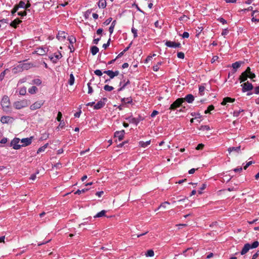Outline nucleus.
Masks as SVG:
<instances>
[{
	"instance_id": "f257e3e1",
	"label": "nucleus",
	"mask_w": 259,
	"mask_h": 259,
	"mask_svg": "<svg viewBox=\"0 0 259 259\" xmlns=\"http://www.w3.org/2000/svg\"><path fill=\"white\" fill-rule=\"evenodd\" d=\"M1 106L4 111L7 112L11 111V103L9 98L8 96H5L3 97L1 101Z\"/></svg>"
},
{
	"instance_id": "f03ea898",
	"label": "nucleus",
	"mask_w": 259,
	"mask_h": 259,
	"mask_svg": "<svg viewBox=\"0 0 259 259\" xmlns=\"http://www.w3.org/2000/svg\"><path fill=\"white\" fill-rule=\"evenodd\" d=\"M258 245L259 242L257 241H254L252 244L249 243L245 244L241 251V254L242 255L246 254L250 249L255 248Z\"/></svg>"
},
{
	"instance_id": "7ed1b4c3",
	"label": "nucleus",
	"mask_w": 259,
	"mask_h": 259,
	"mask_svg": "<svg viewBox=\"0 0 259 259\" xmlns=\"http://www.w3.org/2000/svg\"><path fill=\"white\" fill-rule=\"evenodd\" d=\"M29 104V101L26 99L17 101L14 103L13 106L16 109H21L27 107Z\"/></svg>"
},
{
	"instance_id": "20e7f679",
	"label": "nucleus",
	"mask_w": 259,
	"mask_h": 259,
	"mask_svg": "<svg viewBox=\"0 0 259 259\" xmlns=\"http://www.w3.org/2000/svg\"><path fill=\"white\" fill-rule=\"evenodd\" d=\"M35 67V65L33 63H26L19 64L16 68H15L19 71H23V70H28L32 67Z\"/></svg>"
},
{
	"instance_id": "39448f33",
	"label": "nucleus",
	"mask_w": 259,
	"mask_h": 259,
	"mask_svg": "<svg viewBox=\"0 0 259 259\" xmlns=\"http://www.w3.org/2000/svg\"><path fill=\"white\" fill-rule=\"evenodd\" d=\"M21 140L19 138H14L11 142V146L14 149H19L22 145L20 144Z\"/></svg>"
},
{
	"instance_id": "423d86ee",
	"label": "nucleus",
	"mask_w": 259,
	"mask_h": 259,
	"mask_svg": "<svg viewBox=\"0 0 259 259\" xmlns=\"http://www.w3.org/2000/svg\"><path fill=\"white\" fill-rule=\"evenodd\" d=\"M45 101L40 100L34 102L30 106V109L31 110H35L39 109L44 104Z\"/></svg>"
},
{
	"instance_id": "0eeeda50",
	"label": "nucleus",
	"mask_w": 259,
	"mask_h": 259,
	"mask_svg": "<svg viewBox=\"0 0 259 259\" xmlns=\"http://www.w3.org/2000/svg\"><path fill=\"white\" fill-rule=\"evenodd\" d=\"M183 102V98L178 99L170 105L169 109L171 110H175L177 108L179 107Z\"/></svg>"
},
{
	"instance_id": "6e6552de",
	"label": "nucleus",
	"mask_w": 259,
	"mask_h": 259,
	"mask_svg": "<svg viewBox=\"0 0 259 259\" xmlns=\"http://www.w3.org/2000/svg\"><path fill=\"white\" fill-rule=\"evenodd\" d=\"M243 92L251 91L253 89L252 84L248 81L241 84Z\"/></svg>"
},
{
	"instance_id": "1a4fd4ad",
	"label": "nucleus",
	"mask_w": 259,
	"mask_h": 259,
	"mask_svg": "<svg viewBox=\"0 0 259 259\" xmlns=\"http://www.w3.org/2000/svg\"><path fill=\"white\" fill-rule=\"evenodd\" d=\"M250 67H248L246 70L241 74L239 77L241 82L247 80V78L248 77V73L250 72Z\"/></svg>"
},
{
	"instance_id": "9d476101",
	"label": "nucleus",
	"mask_w": 259,
	"mask_h": 259,
	"mask_svg": "<svg viewBox=\"0 0 259 259\" xmlns=\"http://www.w3.org/2000/svg\"><path fill=\"white\" fill-rule=\"evenodd\" d=\"M14 120L13 118L9 116H3L1 117V121L3 123H12Z\"/></svg>"
},
{
	"instance_id": "9b49d317",
	"label": "nucleus",
	"mask_w": 259,
	"mask_h": 259,
	"mask_svg": "<svg viewBox=\"0 0 259 259\" xmlns=\"http://www.w3.org/2000/svg\"><path fill=\"white\" fill-rule=\"evenodd\" d=\"M32 137L23 138L21 140L22 146H26L30 145L32 142Z\"/></svg>"
},
{
	"instance_id": "f8f14e48",
	"label": "nucleus",
	"mask_w": 259,
	"mask_h": 259,
	"mask_svg": "<svg viewBox=\"0 0 259 259\" xmlns=\"http://www.w3.org/2000/svg\"><path fill=\"white\" fill-rule=\"evenodd\" d=\"M107 101V99L104 98L103 99V100L99 101L95 106V109H99L102 108L105 104V102Z\"/></svg>"
},
{
	"instance_id": "ddd939ff",
	"label": "nucleus",
	"mask_w": 259,
	"mask_h": 259,
	"mask_svg": "<svg viewBox=\"0 0 259 259\" xmlns=\"http://www.w3.org/2000/svg\"><path fill=\"white\" fill-rule=\"evenodd\" d=\"M104 73L107 74L110 78V79L113 78L115 76H117L119 72L118 71H113L112 70H107L104 72Z\"/></svg>"
},
{
	"instance_id": "4468645a",
	"label": "nucleus",
	"mask_w": 259,
	"mask_h": 259,
	"mask_svg": "<svg viewBox=\"0 0 259 259\" xmlns=\"http://www.w3.org/2000/svg\"><path fill=\"white\" fill-rule=\"evenodd\" d=\"M125 134V132L124 130H121L120 131H116L115 134V137L118 138L119 141H121L124 137V135Z\"/></svg>"
},
{
	"instance_id": "2eb2a0df",
	"label": "nucleus",
	"mask_w": 259,
	"mask_h": 259,
	"mask_svg": "<svg viewBox=\"0 0 259 259\" xmlns=\"http://www.w3.org/2000/svg\"><path fill=\"white\" fill-rule=\"evenodd\" d=\"M48 52V49L47 48H37L35 53L39 55H44Z\"/></svg>"
},
{
	"instance_id": "dca6fc26",
	"label": "nucleus",
	"mask_w": 259,
	"mask_h": 259,
	"mask_svg": "<svg viewBox=\"0 0 259 259\" xmlns=\"http://www.w3.org/2000/svg\"><path fill=\"white\" fill-rule=\"evenodd\" d=\"M165 45L169 48H179L180 46V44L176 43L175 42L171 41H167L165 42Z\"/></svg>"
},
{
	"instance_id": "f3484780",
	"label": "nucleus",
	"mask_w": 259,
	"mask_h": 259,
	"mask_svg": "<svg viewBox=\"0 0 259 259\" xmlns=\"http://www.w3.org/2000/svg\"><path fill=\"white\" fill-rule=\"evenodd\" d=\"M235 99L231 98L230 97H226L224 98L223 102L221 103L222 105H225L227 103H232L234 102Z\"/></svg>"
},
{
	"instance_id": "a211bd4d",
	"label": "nucleus",
	"mask_w": 259,
	"mask_h": 259,
	"mask_svg": "<svg viewBox=\"0 0 259 259\" xmlns=\"http://www.w3.org/2000/svg\"><path fill=\"white\" fill-rule=\"evenodd\" d=\"M62 57L60 52H58L54 55L53 57L51 58V59L53 60V62H56L57 60H59Z\"/></svg>"
},
{
	"instance_id": "6ab92c4d",
	"label": "nucleus",
	"mask_w": 259,
	"mask_h": 259,
	"mask_svg": "<svg viewBox=\"0 0 259 259\" xmlns=\"http://www.w3.org/2000/svg\"><path fill=\"white\" fill-rule=\"evenodd\" d=\"M186 100L188 103H191L193 102L194 100V96L191 94L187 95L185 98L184 99V100Z\"/></svg>"
},
{
	"instance_id": "aec40b11",
	"label": "nucleus",
	"mask_w": 259,
	"mask_h": 259,
	"mask_svg": "<svg viewBox=\"0 0 259 259\" xmlns=\"http://www.w3.org/2000/svg\"><path fill=\"white\" fill-rule=\"evenodd\" d=\"M66 34L64 31H61L58 33L57 38L60 40H63L66 38Z\"/></svg>"
},
{
	"instance_id": "412c9836",
	"label": "nucleus",
	"mask_w": 259,
	"mask_h": 259,
	"mask_svg": "<svg viewBox=\"0 0 259 259\" xmlns=\"http://www.w3.org/2000/svg\"><path fill=\"white\" fill-rule=\"evenodd\" d=\"M242 62L241 61L236 62L232 64V66L234 69L236 71L238 68L241 66Z\"/></svg>"
},
{
	"instance_id": "4be33fe9",
	"label": "nucleus",
	"mask_w": 259,
	"mask_h": 259,
	"mask_svg": "<svg viewBox=\"0 0 259 259\" xmlns=\"http://www.w3.org/2000/svg\"><path fill=\"white\" fill-rule=\"evenodd\" d=\"M151 143V141L149 140V141H147L146 142H144V141H140L139 142V145L140 146H141L142 147H143V148H146L147 147L148 145H149Z\"/></svg>"
},
{
	"instance_id": "5701e85b",
	"label": "nucleus",
	"mask_w": 259,
	"mask_h": 259,
	"mask_svg": "<svg viewBox=\"0 0 259 259\" xmlns=\"http://www.w3.org/2000/svg\"><path fill=\"white\" fill-rule=\"evenodd\" d=\"M240 146L236 147H230L228 149V151L229 153H230L232 151H236V152H239L240 151Z\"/></svg>"
},
{
	"instance_id": "b1692460",
	"label": "nucleus",
	"mask_w": 259,
	"mask_h": 259,
	"mask_svg": "<svg viewBox=\"0 0 259 259\" xmlns=\"http://www.w3.org/2000/svg\"><path fill=\"white\" fill-rule=\"evenodd\" d=\"M21 22V20L19 19H15L11 23L10 25L14 28H16L17 26V25L19 24Z\"/></svg>"
},
{
	"instance_id": "393cba45",
	"label": "nucleus",
	"mask_w": 259,
	"mask_h": 259,
	"mask_svg": "<svg viewBox=\"0 0 259 259\" xmlns=\"http://www.w3.org/2000/svg\"><path fill=\"white\" fill-rule=\"evenodd\" d=\"M98 6L100 8L104 9L106 7V2L105 0H100L98 3Z\"/></svg>"
},
{
	"instance_id": "a878e982",
	"label": "nucleus",
	"mask_w": 259,
	"mask_h": 259,
	"mask_svg": "<svg viewBox=\"0 0 259 259\" xmlns=\"http://www.w3.org/2000/svg\"><path fill=\"white\" fill-rule=\"evenodd\" d=\"M38 91L37 88L35 86H32L28 89V92L30 94H34Z\"/></svg>"
},
{
	"instance_id": "bb28decb",
	"label": "nucleus",
	"mask_w": 259,
	"mask_h": 259,
	"mask_svg": "<svg viewBox=\"0 0 259 259\" xmlns=\"http://www.w3.org/2000/svg\"><path fill=\"white\" fill-rule=\"evenodd\" d=\"M123 104H130L132 103V99L131 98H124L121 99Z\"/></svg>"
},
{
	"instance_id": "cd10ccee",
	"label": "nucleus",
	"mask_w": 259,
	"mask_h": 259,
	"mask_svg": "<svg viewBox=\"0 0 259 259\" xmlns=\"http://www.w3.org/2000/svg\"><path fill=\"white\" fill-rule=\"evenodd\" d=\"M128 120L130 122L135 123L136 125H137L139 123L140 119H137V118H136L134 117H131V118H129Z\"/></svg>"
},
{
	"instance_id": "c85d7f7f",
	"label": "nucleus",
	"mask_w": 259,
	"mask_h": 259,
	"mask_svg": "<svg viewBox=\"0 0 259 259\" xmlns=\"http://www.w3.org/2000/svg\"><path fill=\"white\" fill-rule=\"evenodd\" d=\"M106 212V211L105 210H103L101 211L100 212H98L97 214H96L94 217L95 218H100V217L105 216Z\"/></svg>"
},
{
	"instance_id": "c756f323",
	"label": "nucleus",
	"mask_w": 259,
	"mask_h": 259,
	"mask_svg": "<svg viewBox=\"0 0 259 259\" xmlns=\"http://www.w3.org/2000/svg\"><path fill=\"white\" fill-rule=\"evenodd\" d=\"M48 144H46L44 145L43 146L40 147L38 149L37 153H39L44 152L45 151V150L46 149V148L48 147Z\"/></svg>"
},
{
	"instance_id": "7c9ffc66",
	"label": "nucleus",
	"mask_w": 259,
	"mask_h": 259,
	"mask_svg": "<svg viewBox=\"0 0 259 259\" xmlns=\"http://www.w3.org/2000/svg\"><path fill=\"white\" fill-rule=\"evenodd\" d=\"M99 52V49L96 46H93L91 48V53L93 55H95Z\"/></svg>"
},
{
	"instance_id": "2f4dec72",
	"label": "nucleus",
	"mask_w": 259,
	"mask_h": 259,
	"mask_svg": "<svg viewBox=\"0 0 259 259\" xmlns=\"http://www.w3.org/2000/svg\"><path fill=\"white\" fill-rule=\"evenodd\" d=\"M41 81L40 79H38V78H36V79L32 80V83H31V84H34L37 85H39L41 84Z\"/></svg>"
},
{
	"instance_id": "473e14b6",
	"label": "nucleus",
	"mask_w": 259,
	"mask_h": 259,
	"mask_svg": "<svg viewBox=\"0 0 259 259\" xmlns=\"http://www.w3.org/2000/svg\"><path fill=\"white\" fill-rule=\"evenodd\" d=\"M74 77L72 74H71L70 75V78L68 81V83L70 85H72L74 84Z\"/></svg>"
},
{
	"instance_id": "72a5a7b5",
	"label": "nucleus",
	"mask_w": 259,
	"mask_h": 259,
	"mask_svg": "<svg viewBox=\"0 0 259 259\" xmlns=\"http://www.w3.org/2000/svg\"><path fill=\"white\" fill-rule=\"evenodd\" d=\"M162 64V62H158L153 67V70L154 71H157L159 69V66Z\"/></svg>"
},
{
	"instance_id": "f704fd0d",
	"label": "nucleus",
	"mask_w": 259,
	"mask_h": 259,
	"mask_svg": "<svg viewBox=\"0 0 259 259\" xmlns=\"http://www.w3.org/2000/svg\"><path fill=\"white\" fill-rule=\"evenodd\" d=\"M204 90L205 87L204 85H200L199 87V93L200 96H203L204 95Z\"/></svg>"
},
{
	"instance_id": "c9c22d12",
	"label": "nucleus",
	"mask_w": 259,
	"mask_h": 259,
	"mask_svg": "<svg viewBox=\"0 0 259 259\" xmlns=\"http://www.w3.org/2000/svg\"><path fill=\"white\" fill-rule=\"evenodd\" d=\"M154 255V251L152 249L148 250L147 251V253H146V256H148V257H152V256H153Z\"/></svg>"
},
{
	"instance_id": "e433bc0d",
	"label": "nucleus",
	"mask_w": 259,
	"mask_h": 259,
	"mask_svg": "<svg viewBox=\"0 0 259 259\" xmlns=\"http://www.w3.org/2000/svg\"><path fill=\"white\" fill-rule=\"evenodd\" d=\"M104 89L106 91H108V92H110L111 91H112L114 88L112 86H110L109 85H105L104 87Z\"/></svg>"
},
{
	"instance_id": "4c0bfd02",
	"label": "nucleus",
	"mask_w": 259,
	"mask_h": 259,
	"mask_svg": "<svg viewBox=\"0 0 259 259\" xmlns=\"http://www.w3.org/2000/svg\"><path fill=\"white\" fill-rule=\"evenodd\" d=\"M65 122L63 121H61L59 125L57 127L56 130H60V129H62L65 126Z\"/></svg>"
},
{
	"instance_id": "58836bf2",
	"label": "nucleus",
	"mask_w": 259,
	"mask_h": 259,
	"mask_svg": "<svg viewBox=\"0 0 259 259\" xmlns=\"http://www.w3.org/2000/svg\"><path fill=\"white\" fill-rule=\"evenodd\" d=\"M18 8H24L26 7V4L23 1H20L18 5H17Z\"/></svg>"
},
{
	"instance_id": "ea45409f",
	"label": "nucleus",
	"mask_w": 259,
	"mask_h": 259,
	"mask_svg": "<svg viewBox=\"0 0 259 259\" xmlns=\"http://www.w3.org/2000/svg\"><path fill=\"white\" fill-rule=\"evenodd\" d=\"M88 190V189H83L81 190H77L75 193L74 194H78V195H79L81 193H84L86 191H87Z\"/></svg>"
},
{
	"instance_id": "a19ab883",
	"label": "nucleus",
	"mask_w": 259,
	"mask_h": 259,
	"mask_svg": "<svg viewBox=\"0 0 259 259\" xmlns=\"http://www.w3.org/2000/svg\"><path fill=\"white\" fill-rule=\"evenodd\" d=\"M243 111V110L242 109H239V110H235L233 112V115L234 116L237 117L239 115V114Z\"/></svg>"
},
{
	"instance_id": "79ce46f5",
	"label": "nucleus",
	"mask_w": 259,
	"mask_h": 259,
	"mask_svg": "<svg viewBox=\"0 0 259 259\" xmlns=\"http://www.w3.org/2000/svg\"><path fill=\"white\" fill-rule=\"evenodd\" d=\"M87 85L88 87V94H92L93 92V90L91 87V83L89 82Z\"/></svg>"
},
{
	"instance_id": "37998d69",
	"label": "nucleus",
	"mask_w": 259,
	"mask_h": 259,
	"mask_svg": "<svg viewBox=\"0 0 259 259\" xmlns=\"http://www.w3.org/2000/svg\"><path fill=\"white\" fill-rule=\"evenodd\" d=\"M169 204V203L167 201H165L164 202L162 203L158 208V209H159L160 208H165L166 207V205Z\"/></svg>"
},
{
	"instance_id": "c03bdc74",
	"label": "nucleus",
	"mask_w": 259,
	"mask_h": 259,
	"mask_svg": "<svg viewBox=\"0 0 259 259\" xmlns=\"http://www.w3.org/2000/svg\"><path fill=\"white\" fill-rule=\"evenodd\" d=\"M214 107L213 105H210L208 107L207 110L205 111V113L207 114L210 112V111L213 110Z\"/></svg>"
},
{
	"instance_id": "a18cd8bd",
	"label": "nucleus",
	"mask_w": 259,
	"mask_h": 259,
	"mask_svg": "<svg viewBox=\"0 0 259 259\" xmlns=\"http://www.w3.org/2000/svg\"><path fill=\"white\" fill-rule=\"evenodd\" d=\"M68 40L69 41L70 43L71 44H73L76 41V39L73 36H69L68 38Z\"/></svg>"
},
{
	"instance_id": "49530a36",
	"label": "nucleus",
	"mask_w": 259,
	"mask_h": 259,
	"mask_svg": "<svg viewBox=\"0 0 259 259\" xmlns=\"http://www.w3.org/2000/svg\"><path fill=\"white\" fill-rule=\"evenodd\" d=\"M26 93V89L25 88H21L20 89L19 94L21 95H25Z\"/></svg>"
},
{
	"instance_id": "de8ad7c7",
	"label": "nucleus",
	"mask_w": 259,
	"mask_h": 259,
	"mask_svg": "<svg viewBox=\"0 0 259 259\" xmlns=\"http://www.w3.org/2000/svg\"><path fill=\"white\" fill-rule=\"evenodd\" d=\"M206 187V184H203L200 188V190L198 191V193L199 194H201L202 193V191L204 189H205Z\"/></svg>"
},
{
	"instance_id": "09e8293b",
	"label": "nucleus",
	"mask_w": 259,
	"mask_h": 259,
	"mask_svg": "<svg viewBox=\"0 0 259 259\" xmlns=\"http://www.w3.org/2000/svg\"><path fill=\"white\" fill-rule=\"evenodd\" d=\"M132 32L134 34V38H136L138 36L137 35V30L135 29V28H132Z\"/></svg>"
},
{
	"instance_id": "8fccbe9b",
	"label": "nucleus",
	"mask_w": 259,
	"mask_h": 259,
	"mask_svg": "<svg viewBox=\"0 0 259 259\" xmlns=\"http://www.w3.org/2000/svg\"><path fill=\"white\" fill-rule=\"evenodd\" d=\"M130 83V81L128 80H127L125 83H124L122 86L121 87H120L119 89H118V91H122L126 85L127 84H128V83Z\"/></svg>"
},
{
	"instance_id": "3c124183",
	"label": "nucleus",
	"mask_w": 259,
	"mask_h": 259,
	"mask_svg": "<svg viewBox=\"0 0 259 259\" xmlns=\"http://www.w3.org/2000/svg\"><path fill=\"white\" fill-rule=\"evenodd\" d=\"M254 162L252 161H248L246 163V164H245V165L244 166V169H246L247 168L250 166V165H251L252 163H253Z\"/></svg>"
},
{
	"instance_id": "603ef678",
	"label": "nucleus",
	"mask_w": 259,
	"mask_h": 259,
	"mask_svg": "<svg viewBox=\"0 0 259 259\" xmlns=\"http://www.w3.org/2000/svg\"><path fill=\"white\" fill-rule=\"evenodd\" d=\"M200 130H203V131H205V130L208 131V130H210V127L208 125H202V126H201Z\"/></svg>"
},
{
	"instance_id": "864d4df0",
	"label": "nucleus",
	"mask_w": 259,
	"mask_h": 259,
	"mask_svg": "<svg viewBox=\"0 0 259 259\" xmlns=\"http://www.w3.org/2000/svg\"><path fill=\"white\" fill-rule=\"evenodd\" d=\"M95 74L98 76H101L102 75V72L100 70L97 69L94 72Z\"/></svg>"
},
{
	"instance_id": "5fc2aeb1",
	"label": "nucleus",
	"mask_w": 259,
	"mask_h": 259,
	"mask_svg": "<svg viewBox=\"0 0 259 259\" xmlns=\"http://www.w3.org/2000/svg\"><path fill=\"white\" fill-rule=\"evenodd\" d=\"M177 56L179 58L183 59L185 57L184 54L182 52H179L177 54Z\"/></svg>"
},
{
	"instance_id": "6e6d98bb",
	"label": "nucleus",
	"mask_w": 259,
	"mask_h": 259,
	"mask_svg": "<svg viewBox=\"0 0 259 259\" xmlns=\"http://www.w3.org/2000/svg\"><path fill=\"white\" fill-rule=\"evenodd\" d=\"M8 21L7 19H3L0 20V28H1L2 25L7 23Z\"/></svg>"
},
{
	"instance_id": "4d7b16f0",
	"label": "nucleus",
	"mask_w": 259,
	"mask_h": 259,
	"mask_svg": "<svg viewBox=\"0 0 259 259\" xmlns=\"http://www.w3.org/2000/svg\"><path fill=\"white\" fill-rule=\"evenodd\" d=\"M133 7H135V8L137 9L138 11H140V12L143 13V14H145V13L144 12V11H143L139 7V6H138V5L136 4H134L133 5Z\"/></svg>"
},
{
	"instance_id": "13d9d810",
	"label": "nucleus",
	"mask_w": 259,
	"mask_h": 259,
	"mask_svg": "<svg viewBox=\"0 0 259 259\" xmlns=\"http://www.w3.org/2000/svg\"><path fill=\"white\" fill-rule=\"evenodd\" d=\"M248 77L252 79L255 77V75L254 73H253L250 71V72L248 73Z\"/></svg>"
},
{
	"instance_id": "bf43d9fd",
	"label": "nucleus",
	"mask_w": 259,
	"mask_h": 259,
	"mask_svg": "<svg viewBox=\"0 0 259 259\" xmlns=\"http://www.w3.org/2000/svg\"><path fill=\"white\" fill-rule=\"evenodd\" d=\"M62 113L61 112H59L58 113V115H57V119L58 121H61V118H62Z\"/></svg>"
},
{
	"instance_id": "052dcab7",
	"label": "nucleus",
	"mask_w": 259,
	"mask_h": 259,
	"mask_svg": "<svg viewBox=\"0 0 259 259\" xmlns=\"http://www.w3.org/2000/svg\"><path fill=\"white\" fill-rule=\"evenodd\" d=\"M229 32V31L228 30V29H224L223 30V31L222 32V35L223 36H225L226 35H227Z\"/></svg>"
},
{
	"instance_id": "680f3d73",
	"label": "nucleus",
	"mask_w": 259,
	"mask_h": 259,
	"mask_svg": "<svg viewBox=\"0 0 259 259\" xmlns=\"http://www.w3.org/2000/svg\"><path fill=\"white\" fill-rule=\"evenodd\" d=\"M219 59V57L217 56H214L212 57L211 60V62L212 63H214L216 61H217Z\"/></svg>"
},
{
	"instance_id": "e2e57ef3",
	"label": "nucleus",
	"mask_w": 259,
	"mask_h": 259,
	"mask_svg": "<svg viewBox=\"0 0 259 259\" xmlns=\"http://www.w3.org/2000/svg\"><path fill=\"white\" fill-rule=\"evenodd\" d=\"M204 147V145L203 144H199L196 147V149L198 150L202 149Z\"/></svg>"
},
{
	"instance_id": "0e129e2a",
	"label": "nucleus",
	"mask_w": 259,
	"mask_h": 259,
	"mask_svg": "<svg viewBox=\"0 0 259 259\" xmlns=\"http://www.w3.org/2000/svg\"><path fill=\"white\" fill-rule=\"evenodd\" d=\"M218 21L219 22H220L221 23H222V24H226L227 23V21L226 20H225L224 18H220L218 19Z\"/></svg>"
},
{
	"instance_id": "69168bd1",
	"label": "nucleus",
	"mask_w": 259,
	"mask_h": 259,
	"mask_svg": "<svg viewBox=\"0 0 259 259\" xmlns=\"http://www.w3.org/2000/svg\"><path fill=\"white\" fill-rule=\"evenodd\" d=\"M158 114V112L157 111H156V110H154V111L152 112V113H151V116L152 117H155L156 115H157Z\"/></svg>"
},
{
	"instance_id": "338daca9",
	"label": "nucleus",
	"mask_w": 259,
	"mask_h": 259,
	"mask_svg": "<svg viewBox=\"0 0 259 259\" xmlns=\"http://www.w3.org/2000/svg\"><path fill=\"white\" fill-rule=\"evenodd\" d=\"M112 20V18H108L105 21L104 24L106 25L109 24V23L111 22Z\"/></svg>"
},
{
	"instance_id": "774afa93",
	"label": "nucleus",
	"mask_w": 259,
	"mask_h": 259,
	"mask_svg": "<svg viewBox=\"0 0 259 259\" xmlns=\"http://www.w3.org/2000/svg\"><path fill=\"white\" fill-rule=\"evenodd\" d=\"M259 255V250L253 255L252 259H256Z\"/></svg>"
}]
</instances>
